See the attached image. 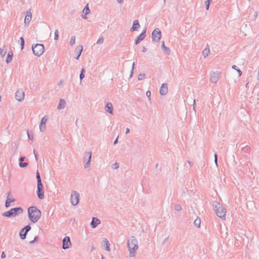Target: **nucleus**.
I'll use <instances>...</instances> for the list:
<instances>
[{"mask_svg": "<svg viewBox=\"0 0 259 259\" xmlns=\"http://www.w3.org/2000/svg\"><path fill=\"white\" fill-rule=\"evenodd\" d=\"M127 246L130 252V256H135L138 249V242L135 236H131L127 241Z\"/></svg>", "mask_w": 259, "mask_h": 259, "instance_id": "nucleus-1", "label": "nucleus"}, {"mask_svg": "<svg viewBox=\"0 0 259 259\" xmlns=\"http://www.w3.org/2000/svg\"><path fill=\"white\" fill-rule=\"evenodd\" d=\"M28 217L33 223H36L40 218L41 215V211L36 206H30L28 208Z\"/></svg>", "mask_w": 259, "mask_h": 259, "instance_id": "nucleus-2", "label": "nucleus"}, {"mask_svg": "<svg viewBox=\"0 0 259 259\" xmlns=\"http://www.w3.org/2000/svg\"><path fill=\"white\" fill-rule=\"evenodd\" d=\"M213 207L217 215L223 220H225L226 213V209L223 207L221 204L217 202L213 203Z\"/></svg>", "mask_w": 259, "mask_h": 259, "instance_id": "nucleus-3", "label": "nucleus"}, {"mask_svg": "<svg viewBox=\"0 0 259 259\" xmlns=\"http://www.w3.org/2000/svg\"><path fill=\"white\" fill-rule=\"evenodd\" d=\"M23 209L21 207L12 208L9 210L4 212L2 213V215L5 217L11 218L15 217L19 214L22 213Z\"/></svg>", "mask_w": 259, "mask_h": 259, "instance_id": "nucleus-4", "label": "nucleus"}, {"mask_svg": "<svg viewBox=\"0 0 259 259\" xmlns=\"http://www.w3.org/2000/svg\"><path fill=\"white\" fill-rule=\"evenodd\" d=\"M32 50L35 56L39 57L44 53V45L40 44H36L35 46L32 45Z\"/></svg>", "mask_w": 259, "mask_h": 259, "instance_id": "nucleus-5", "label": "nucleus"}, {"mask_svg": "<svg viewBox=\"0 0 259 259\" xmlns=\"http://www.w3.org/2000/svg\"><path fill=\"white\" fill-rule=\"evenodd\" d=\"M152 39L153 41L159 42L161 37V32L159 28L155 29L152 33Z\"/></svg>", "mask_w": 259, "mask_h": 259, "instance_id": "nucleus-6", "label": "nucleus"}, {"mask_svg": "<svg viewBox=\"0 0 259 259\" xmlns=\"http://www.w3.org/2000/svg\"><path fill=\"white\" fill-rule=\"evenodd\" d=\"M79 197V194L77 192L75 191L72 192L70 197V201L72 205L76 206L78 203Z\"/></svg>", "mask_w": 259, "mask_h": 259, "instance_id": "nucleus-7", "label": "nucleus"}, {"mask_svg": "<svg viewBox=\"0 0 259 259\" xmlns=\"http://www.w3.org/2000/svg\"><path fill=\"white\" fill-rule=\"evenodd\" d=\"M92 153L91 151H87L83 154V162H85L84 164V168H87L90 165V161L92 157Z\"/></svg>", "mask_w": 259, "mask_h": 259, "instance_id": "nucleus-8", "label": "nucleus"}, {"mask_svg": "<svg viewBox=\"0 0 259 259\" xmlns=\"http://www.w3.org/2000/svg\"><path fill=\"white\" fill-rule=\"evenodd\" d=\"M37 190L36 194L37 197L40 199H43L45 197L44 196V191L43 189V185L42 182L41 183H37Z\"/></svg>", "mask_w": 259, "mask_h": 259, "instance_id": "nucleus-9", "label": "nucleus"}, {"mask_svg": "<svg viewBox=\"0 0 259 259\" xmlns=\"http://www.w3.org/2000/svg\"><path fill=\"white\" fill-rule=\"evenodd\" d=\"M31 229V226L28 225L26 226L25 227L22 228L20 232L19 235L21 239L24 240L26 238V236L28 231H29Z\"/></svg>", "mask_w": 259, "mask_h": 259, "instance_id": "nucleus-10", "label": "nucleus"}, {"mask_svg": "<svg viewBox=\"0 0 259 259\" xmlns=\"http://www.w3.org/2000/svg\"><path fill=\"white\" fill-rule=\"evenodd\" d=\"M62 244L63 249H66L70 248L72 245L70 237L69 236L65 237L63 239Z\"/></svg>", "mask_w": 259, "mask_h": 259, "instance_id": "nucleus-11", "label": "nucleus"}, {"mask_svg": "<svg viewBox=\"0 0 259 259\" xmlns=\"http://www.w3.org/2000/svg\"><path fill=\"white\" fill-rule=\"evenodd\" d=\"M16 200L13 198L10 191L7 193V199L5 202V207L8 208L11 206V203H14Z\"/></svg>", "mask_w": 259, "mask_h": 259, "instance_id": "nucleus-12", "label": "nucleus"}, {"mask_svg": "<svg viewBox=\"0 0 259 259\" xmlns=\"http://www.w3.org/2000/svg\"><path fill=\"white\" fill-rule=\"evenodd\" d=\"M146 28H145V29L143 30L141 33L136 37L135 40V45H138L140 42V41H142L145 38L146 35Z\"/></svg>", "mask_w": 259, "mask_h": 259, "instance_id": "nucleus-13", "label": "nucleus"}, {"mask_svg": "<svg viewBox=\"0 0 259 259\" xmlns=\"http://www.w3.org/2000/svg\"><path fill=\"white\" fill-rule=\"evenodd\" d=\"M220 72L219 71L213 72L210 75V81L211 82L216 83L220 78Z\"/></svg>", "mask_w": 259, "mask_h": 259, "instance_id": "nucleus-14", "label": "nucleus"}, {"mask_svg": "<svg viewBox=\"0 0 259 259\" xmlns=\"http://www.w3.org/2000/svg\"><path fill=\"white\" fill-rule=\"evenodd\" d=\"M16 99L18 101H22L24 98V92L22 90H18L15 94Z\"/></svg>", "mask_w": 259, "mask_h": 259, "instance_id": "nucleus-15", "label": "nucleus"}, {"mask_svg": "<svg viewBox=\"0 0 259 259\" xmlns=\"http://www.w3.org/2000/svg\"><path fill=\"white\" fill-rule=\"evenodd\" d=\"M32 19V14L30 10L26 12V15L24 19V24L25 25L28 26Z\"/></svg>", "mask_w": 259, "mask_h": 259, "instance_id": "nucleus-16", "label": "nucleus"}, {"mask_svg": "<svg viewBox=\"0 0 259 259\" xmlns=\"http://www.w3.org/2000/svg\"><path fill=\"white\" fill-rule=\"evenodd\" d=\"M167 84L165 83H162L159 90L160 94L162 96L165 95L167 93Z\"/></svg>", "mask_w": 259, "mask_h": 259, "instance_id": "nucleus-17", "label": "nucleus"}, {"mask_svg": "<svg viewBox=\"0 0 259 259\" xmlns=\"http://www.w3.org/2000/svg\"><path fill=\"white\" fill-rule=\"evenodd\" d=\"M48 120V118L44 116L42 118L39 125V130L41 132H44L46 129V124Z\"/></svg>", "mask_w": 259, "mask_h": 259, "instance_id": "nucleus-18", "label": "nucleus"}, {"mask_svg": "<svg viewBox=\"0 0 259 259\" xmlns=\"http://www.w3.org/2000/svg\"><path fill=\"white\" fill-rule=\"evenodd\" d=\"M140 25L138 20H134L133 23V26L131 28L130 30L131 32H134L135 31H137L138 29L140 28Z\"/></svg>", "mask_w": 259, "mask_h": 259, "instance_id": "nucleus-19", "label": "nucleus"}, {"mask_svg": "<svg viewBox=\"0 0 259 259\" xmlns=\"http://www.w3.org/2000/svg\"><path fill=\"white\" fill-rule=\"evenodd\" d=\"M101 223V221L97 218L93 217L91 223V226L93 228H95L98 225Z\"/></svg>", "mask_w": 259, "mask_h": 259, "instance_id": "nucleus-20", "label": "nucleus"}, {"mask_svg": "<svg viewBox=\"0 0 259 259\" xmlns=\"http://www.w3.org/2000/svg\"><path fill=\"white\" fill-rule=\"evenodd\" d=\"M102 244L103 247L106 250L108 251H110V243L106 238H104L103 239Z\"/></svg>", "mask_w": 259, "mask_h": 259, "instance_id": "nucleus-21", "label": "nucleus"}, {"mask_svg": "<svg viewBox=\"0 0 259 259\" xmlns=\"http://www.w3.org/2000/svg\"><path fill=\"white\" fill-rule=\"evenodd\" d=\"M105 110L108 113L113 114V108L112 104L111 102H108L105 107Z\"/></svg>", "mask_w": 259, "mask_h": 259, "instance_id": "nucleus-22", "label": "nucleus"}, {"mask_svg": "<svg viewBox=\"0 0 259 259\" xmlns=\"http://www.w3.org/2000/svg\"><path fill=\"white\" fill-rule=\"evenodd\" d=\"M250 151V148L249 146H245L242 148L241 152L243 155L247 156V154H249Z\"/></svg>", "mask_w": 259, "mask_h": 259, "instance_id": "nucleus-23", "label": "nucleus"}, {"mask_svg": "<svg viewBox=\"0 0 259 259\" xmlns=\"http://www.w3.org/2000/svg\"><path fill=\"white\" fill-rule=\"evenodd\" d=\"M66 102L64 99H61L59 100V103L57 107L58 109H63L65 107Z\"/></svg>", "mask_w": 259, "mask_h": 259, "instance_id": "nucleus-24", "label": "nucleus"}, {"mask_svg": "<svg viewBox=\"0 0 259 259\" xmlns=\"http://www.w3.org/2000/svg\"><path fill=\"white\" fill-rule=\"evenodd\" d=\"M83 13H85V15H82V17L83 18V19H87V16H86V15L89 14L90 13V10L89 9V7L88 6V4H87L85 7L84 8L83 10Z\"/></svg>", "mask_w": 259, "mask_h": 259, "instance_id": "nucleus-25", "label": "nucleus"}, {"mask_svg": "<svg viewBox=\"0 0 259 259\" xmlns=\"http://www.w3.org/2000/svg\"><path fill=\"white\" fill-rule=\"evenodd\" d=\"M83 50L82 46H80L79 48H77L75 51V53L76 54V57H75L76 59L78 60L82 53Z\"/></svg>", "mask_w": 259, "mask_h": 259, "instance_id": "nucleus-26", "label": "nucleus"}, {"mask_svg": "<svg viewBox=\"0 0 259 259\" xmlns=\"http://www.w3.org/2000/svg\"><path fill=\"white\" fill-rule=\"evenodd\" d=\"M13 52L12 51H9L7 56L6 60V62L7 64H8L10 62H11L12 58H13Z\"/></svg>", "mask_w": 259, "mask_h": 259, "instance_id": "nucleus-27", "label": "nucleus"}, {"mask_svg": "<svg viewBox=\"0 0 259 259\" xmlns=\"http://www.w3.org/2000/svg\"><path fill=\"white\" fill-rule=\"evenodd\" d=\"M6 53H7V50L6 49L5 46H4L3 49L0 48V55L2 57H4L6 55Z\"/></svg>", "mask_w": 259, "mask_h": 259, "instance_id": "nucleus-28", "label": "nucleus"}, {"mask_svg": "<svg viewBox=\"0 0 259 259\" xmlns=\"http://www.w3.org/2000/svg\"><path fill=\"white\" fill-rule=\"evenodd\" d=\"M204 58L207 57L209 54V49L206 48L202 52Z\"/></svg>", "mask_w": 259, "mask_h": 259, "instance_id": "nucleus-29", "label": "nucleus"}, {"mask_svg": "<svg viewBox=\"0 0 259 259\" xmlns=\"http://www.w3.org/2000/svg\"><path fill=\"white\" fill-rule=\"evenodd\" d=\"M232 68L233 69L236 70V71H237L238 72L239 76H240L242 75V71L238 68V67L236 65H233L232 66Z\"/></svg>", "mask_w": 259, "mask_h": 259, "instance_id": "nucleus-30", "label": "nucleus"}, {"mask_svg": "<svg viewBox=\"0 0 259 259\" xmlns=\"http://www.w3.org/2000/svg\"><path fill=\"white\" fill-rule=\"evenodd\" d=\"M200 223L201 221L200 219H197L194 222V225L198 228L200 227Z\"/></svg>", "mask_w": 259, "mask_h": 259, "instance_id": "nucleus-31", "label": "nucleus"}, {"mask_svg": "<svg viewBox=\"0 0 259 259\" xmlns=\"http://www.w3.org/2000/svg\"><path fill=\"white\" fill-rule=\"evenodd\" d=\"M84 73H85V70L84 68H82L80 73L79 74V78L80 80H82L84 77Z\"/></svg>", "mask_w": 259, "mask_h": 259, "instance_id": "nucleus-32", "label": "nucleus"}, {"mask_svg": "<svg viewBox=\"0 0 259 259\" xmlns=\"http://www.w3.org/2000/svg\"><path fill=\"white\" fill-rule=\"evenodd\" d=\"M20 45H21V50H22L23 49H24V45H25V41H24V39L23 37H21L20 38Z\"/></svg>", "mask_w": 259, "mask_h": 259, "instance_id": "nucleus-33", "label": "nucleus"}, {"mask_svg": "<svg viewBox=\"0 0 259 259\" xmlns=\"http://www.w3.org/2000/svg\"><path fill=\"white\" fill-rule=\"evenodd\" d=\"M36 179H37V183H41V180L39 172H38V170H37V171H36Z\"/></svg>", "mask_w": 259, "mask_h": 259, "instance_id": "nucleus-34", "label": "nucleus"}, {"mask_svg": "<svg viewBox=\"0 0 259 259\" xmlns=\"http://www.w3.org/2000/svg\"><path fill=\"white\" fill-rule=\"evenodd\" d=\"M163 51L167 55H169L170 54V50L168 47H164V49H162Z\"/></svg>", "mask_w": 259, "mask_h": 259, "instance_id": "nucleus-35", "label": "nucleus"}, {"mask_svg": "<svg viewBox=\"0 0 259 259\" xmlns=\"http://www.w3.org/2000/svg\"><path fill=\"white\" fill-rule=\"evenodd\" d=\"M75 36H72L70 39V45L71 46H73L75 44Z\"/></svg>", "mask_w": 259, "mask_h": 259, "instance_id": "nucleus-36", "label": "nucleus"}, {"mask_svg": "<svg viewBox=\"0 0 259 259\" xmlns=\"http://www.w3.org/2000/svg\"><path fill=\"white\" fill-rule=\"evenodd\" d=\"M19 165L20 167L24 168L26 167L28 165V163L27 162H19Z\"/></svg>", "mask_w": 259, "mask_h": 259, "instance_id": "nucleus-37", "label": "nucleus"}, {"mask_svg": "<svg viewBox=\"0 0 259 259\" xmlns=\"http://www.w3.org/2000/svg\"><path fill=\"white\" fill-rule=\"evenodd\" d=\"M211 2V0H207L205 2V7H206V9L207 10H208L209 9V6H210V3Z\"/></svg>", "mask_w": 259, "mask_h": 259, "instance_id": "nucleus-38", "label": "nucleus"}, {"mask_svg": "<svg viewBox=\"0 0 259 259\" xmlns=\"http://www.w3.org/2000/svg\"><path fill=\"white\" fill-rule=\"evenodd\" d=\"M145 73H141L138 75V79L139 80H143L145 78Z\"/></svg>", "mask_w": 259, "mask_h": 259, "instance_id": "nucleus-39", "label": "nucleus"}, {"mask_svg": "<svg viewBox=\"0 0 259 259\" xmlns=\"http://www.w3.org/2000/svg\"><path fill=\"white\" fill-rule=\"evenodd\" d=\"M175 209L178 211H180L182 210V207L179 204H176L175 206Z\"/></svg>", "mask_w": 259, "mask_h": 259, "instance_id": "nucleus-40", "label": "nucleus"}, {"mask_svg": "<svg viewBox=\"0 0 259 259\" xmlns=\"http://www.w3.org/2000/svg\"><path fill=\"white\" fill-rule=\"evenodd\" d=\"M59 38V32L57 29H56L55 31V36H54V39L55 40H58Z\"/></svg>", "mask_w": 259, "mask_h": 259, "instance_id": "nucleus-41", "label": "nucleus"}, {"mask_svg": "<svg viewBox=\"0 0 259 259\" xmlns=\"http://www.w3.org/2000/svg\"><path fill=\"white\" fill-rule=\"evenodd\" d=\"M118 167H119V164L117 162H115V163H114L112 165V168L113 169H117Z\"/></svg>", "mask_w": 259, "mask_h": 259, "instance_id": "nucleus-42", "label": "nucleus"}, {"mask_svg": "<svg viewBox=\"0 0 259 259\" xmlns=\"http://www.w3.org/2000/svg\"><path fill=\"white\" fill-rule=\"evenodd\" d=\"M104 39L103 37H100L99 39L98 40L97 44H102L103 42Z\"/></svg>", "mask_w": 259, "mask_h": 259, "instance_id": "nucleus-43", "label": "nucleus"}, {"mask_svg": "<svg viewBox=\"0 0 259 259\" xmlns=\"http://www.w3.org/2000/svg\"><path fill=\"white\" fill-rule=\"evenodd\" d=\"M28 138L29 140H32L33 139V135L30 134L29 131L27 132Z\"/></svg>", "mask_w": 259, "mask_h": 259, "instance_id": "nucleus-44", "label": "nucleus"}, {"mask_svg": "<svg viewBox=\"0 0 259 259\" xmlns=\"http://www.w3.org/2000/svg\"><path fill=\"white\" fill-rule=\"evenodd\" d=\"M214 156L215 164L218 166V155L217 154H215Z\"/></svg>", "mask_w": 259, "mask_h": 259, "instance_id": "nucleus-45", "label": "nucleus"}, {"mask_svg": "<svg viewBox=\"0 0 259 259\" xmlns=\"http://www.w3.org/2000/svg\"><path fill=\"white\" fill-rule=\"evenodd\" d=\"M146 96L148 97V98H149V100H150V97L151 96V92L150 91H148L146 92Z\"/></svg>", "mask_w": 259, "mask_h": 259, "instance_id": "nucleus-46", "label": "nucleus"}, {"mask_svg": "<svg viewBox=\"0 0 259 259\" xmlns=\"http://www.w3.org/2000/svg\"><path fill=\"white\" fill-rule=\"evenodd\" d=\"M33 153H34V156H35V159L36 161H37V152L35 151V150H33Z\"/></svg>", "mask_w": 259, "mask_h": 259, "instance_id": "nucleus-47", "label": "nucleus"}, {"mask_svg": "<svg viewBox=\"0 0 259 259\" xmlns=\"http://www.w3.org/2000/svg\"><path fill=\"white\" fill-rule=\"evenodd\" d=\"M134 65H135V63H133V66H132V71H131V75H130L131 77H132V76L133 75V71H134Z\"/></svg>", "mask_w": 259, "mask_h": 259, "instance_id": "nucleus-48", "label": "nucleus"}, {"mask_svg": "<svg viewBox=\"0 0 259 259\" xmlns=\"http://www.w3.org/2000/svg\"><path fill=\"white\" fill-rule=\"evenodd\" d=\"M25 159V157H20L19 158L20 162H23Z\"/></svg>", "mask_w": 259, "mask_h": 259, "instance_id": "nucleus-49", "label": "nucleus"}, {"mask_svg": "<svg viewBox=\"0 0 259 259\" xmlns=\"http://www.w3.org/2000/svg\"><path fill=\"white\" fill-rule=\"evenodd\" d=\"M1 257L2 258H4L6 257V254H5V252H2V255H1Z\"/></svg>", "mask_w": 259, "mask_h": 259, "instance_id": "nucleus-50", "label": "nucleus"}, {"mask_svg": "<svg viewBox=\"0 0 259 259\" xmlns=\"http://www.w3.org/2000/svg\"><path fill=\"white\" fill-rule=\"evenodd\" d=\"M168 237H169L168 236L167 238H166L164 240V241H163V242H162V244H164L166 242V241L168 240Z\"/></svg>", "mask_w": 259, "mask_h": 259, "instance_id": "nucleus-51", "label": "nucleus"}, {"mask_svg": "<svg viewBox=\"0 0 259 259\" xmlns=\"http://www.w3.org/2000/svg\"><path fill=\"white\" fill-rule=\"evenodd\" d=\"M164 47H165V45H164V41H163L162 42V44H161V48H162V49H164Z\"/></svg>", "mask_w": 259, "mask_h": 259, "instance_id": "nucleus-52", "label": "nucleus"}, {"mask_svg": "<svg viewBox=\"0 0 259 259\" xmlns=\"http://www.w3.org/2000/svg\"><path fill=\"white\" fill-rule=\"evenodd\" d=\"M118 136L116 138V139L114 141V145H115V144H116L117 143V142H118Z\"/></svg>", "mask_w": 259, "mask_h": 259, "instance_id": "nucleus-53", "label": "nucleus"}, {"mask_svg": "<svg viewBox=\"0 0 259 259\" xmlns=\"http://www.w3.org/2000/svg\"><path fill=\"white\" fill-rule=\"evenodd\" d=\"M146 51H147V49L145 47H143L142 48V51L143 52H146Z\"/></svg>", "mask_w": 259, "mask_h": 259, "instance_id": "nucleus-54", "label": "nucleus"}, {"mask_svg": "<svg viewBox=\"0 0 259 259\" xmlns=\"http://www.w3.org/2000/svg\"><path fill=\"white\" fill-rule=\"evenodd\" d=\"M130 129L128 128H127L126 129L125 134H128L130 133Z\"/></svg>", "mask_w": 259, "mask_h": 259, "instance_id": "nucleus-55", "label": "nucleus"}, {"mask_svg": "<svg viewBox=\"0 0 259 259\" xmlns=\"http://www.w3.org/2000/svg\"><path fill=\"white\" fill-rule=\"evenodd\" d=\"M118 3L122 4L123 2V0H116Z\"/></svg>", "mask_w": 259, "mask_h": 259, "instance_id": "nucleus-56", "label": "nucleus"}, {"mask_svg": "<svg viewBox=\"0 0 259 259\" xmlns=\"http://www.w3.org/2000/svg\"><path fill=\"white\" fill-rule=\"evenodd\" d=\"M38 239V236H35V237H34V239H33V240H34V241L35 242V241H37V240Z\"/></svg>", "mask_w": 259, "mask_h": 259, "instance_id": "nucleus-57", "label": "nucleus"}, {"mask_svg": "<svg viewBox=\"0 0 259 259\" xmlns=\"http://www.w3.org/2000/svg\"><path fill=\"white\" fill-rule=\"evenodd\" d=\"M187 162L190 164V165L191 166H192V163H191V162L190 161L188 160Z\"/></svg>", "mask_w": 259, "mask_h": 259, "instance_id": "nucleus-58", "label": "nucleus"}, {"mask_svg": "<svg viewBox=\"0 0 259 259\" xmlns=\"http://www.w3.org/2000/svg\"><path fill=\"white\" fill-rule=\"evenodd\" d=\"M195 100H194V103H193V109L195 110Z\"/></svg>", "mask_w": 259, "mask_h": 259, "instance_id": "nucleus-59", "label": "nucleus"}, {"mask_svg": "<svg viewBox=\"0 0 259 259\" xmlns=\"http://www.w3.org/2000/svg\"><path fill=\"white\" fill-rule=\"evenodd\" d=\"M254 15L255 17H256L257 16V12H255Z\"/></svg>", "mask_w": 259, "mask_h": 259, "instance_id": "nucleus-60", "label": "nucleus"}, {"mask_svg": "<svg viewBox=\"0 0 259 259\" xmlns=\"http://www.w3.org/2000/svg\"><path fill=\"white\" fill-rule=\"evenodd\" d=\"M34 242H35L34 240H32V241H30V242H29V243H30V244H33V243H34Z\"/></svg>", "mask_w": 259, "mask_h": 259, "instance_id": "nucleus-61", "label": "nucleus"}, {"mask_svg": "<svg viewBox=\"0 0 259 259\" xmlns=\"http://www.w3.org/2000/svg\"><path fill=\"white\" fill-rule=\"evenodd\" d=\"M248 84H249V82H247L246 84H245V87L246 88H248Z\"/></svg>", "mask_w": 259, "mask_h": 259, "instance_id": "nucleus-62", "label": "nucleus"}, {"mask_svg": "<svg viewBox=\"0 0 259 259\" xmlns=\"http://www.w3.org/2000/svg\"><path fill=\"white\" fill-rule=\"evenodd\" d=\"M94 249H95L94 246V245H93V246H92V250H94Z\"/></svg>", "mask_w": 259, "mask_h": 259, "instance_id": "nucleus-63", "label": "nucleus"}, {"mask_svg": "<svg viewBox=\"0 0 259 259\" xmlns=\"http://www.w3.org/2000/svg\"><path fill=\"white\" fill-rule=\"evenodd\" d=\"M257 79L259 80V70H258V75H257Z\"/></svg>", "mask_w": 259, "mask_h": 259, "instance_id": "nucleus-64", "label": "nucleus"}]
</instances>
